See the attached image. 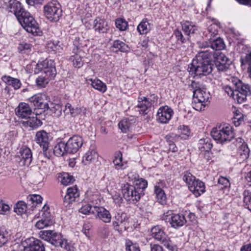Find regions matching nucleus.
Returning <instances> with one entry per match:
<instances>
[{"label": "nucleus", "mask_w": 251, "mask_h": 251, "mask_svg": "<svg viewBox=\"0 0 251 251\" xmlns=\"http://www.w3.org/2000/svg\"><path fill=\"white\" fill-rule=\"evenodd\" d=\"M212 55L208 50L199 52L188 66L187 70L190 75L194 77L210 74L213 66L211 61Z\"/></svg>", "instance_id": "obj_1"}, {"label": "nucleus", "mask_w": 251, "mask_h": 251, "mask_svg": "<svg viewBox=\"0 0 251 251\" xmlns=\"http://www.w3.org/2000/svg\"><path fill=\"white\" fill-rule=\"evenodd\" d=\"M147 185V181L143 178L135 179L132 184L129 183L124 184L122 186L123 197L128 201H137L140 199L143 190Z\"/></svg>", "instance_id": "obj_2"}, {"label": "nucleus", "mask_w": 251, "mask_h": 251, "mask_svg": "<svg viewBox=\"0 0 251 251\" xmlns=\"http://www.w3.org/2000/svg\"><path fill=\"white\" fill-rule=\"evenodd\" d=\"M50 61V65L49 61L47 59L39 61L37 64V69L42 71L41 74L36 79V85L39 87H45L49 81L56 75L55 67L52 64L53 62L51 60Z\"/></svg>", "instance_id": "obj_3"}, {"label": "nucleus", "mask_w": 251, "mask_h": 251, "mask_svg": "<svg viewBox=\"0 0 251 251\" xmlns=\"http://www.w3.org/2000/svg\"><path fill=\"white\" fill-rule=\"evenodd\" d=\"M211 135L217 143L223 144L232 141L235 137V133L231 126L224 124L213 128L211 131Z\"/></svg>", "instance_id": "obj_4"}, {"label": "nucleus", "mask_w": 251, "mask_h": 251, "mask_svg": "<svg viewBox=\"0 0 251 251\" xmlns=\"http://www.w3.org/2000/svg\"><path fill=\"white\" fill-rule=\"evenodd\" d=\"M18 20L22 27L27 32L34 36L42 35V31L38 24L29 12L24 13V14L19 18Z\"/></svg>", "instance_id": "obj_5"}, {"label": "nucleus", "mask_w": 251, "mask_h": 251, "mask_svg": "<svg viewBox=\"0 0 251 251\" xmlns=\"http://www.w3.org/2000/svg\"><path fill=\"white\" fill-rule=\"evenodd\" d=\"M151 236L155 240L159 241L171 251H177L176 246L172 243L170 237L160 226H154L151 228Z\"/></svg>", "instance_id": "obj_6"}, {"label": "nucleus", "mask_w": 251, "mask_h": 251, "mask_svg": "<svg viewBox=\"0 0 251 251\" xmlns=\"http://www.w3.org/2000/svg\"><path fill=\"white\" fill-rule=\"evenodd\" d=\"M188 87L193 91L194 101L208 102L210 98V93L203 85L199 82L192 81L191 84L188 85Z\"/></svg>", "instance_id": "obj_7"}, {"label": "nucleus", "mask_w": 251, "mask_h": 251, "mask_svg": "<svg viewBox=\"0 0 251 251\" xmlns=\"http://www.w3.org/2000/svg\"><path fill=\"white\" fill-rule=\"evenodd\" d=\"M44 14L50 21H57L62 15L60 4L56 0H52L44 7Z\"/></svg>", "instance_id": "obj_8"}, {"label": "nucleus", "mask_w": 251, "mask_h": 251, "mask_svg": "<svg viewBox=\"0 0 251 251\" xmlns=\"http://www.w3.org/2000/svg\"><path fill=\"white\" fill-rule=\"evenodd\" d=\"M49 97L44 94H38L28 99L31 106L35 109H42L44 111L49 110Z\"/></svg>", "instance_id": "obj_9"}, {"label": "nucleus", "mask_w": 251, "mask_h": 251, "mask_svg": "<svg viewBox=\"0 0 251 251\" xmlns=\"http://www.w3.org/2000/svg\"><path fill=\"white\" fill-rule=\"evenodd\" d=\"M235 92L236 97H234V99L238 103H242L246 100L247 96L251 94L250 86L238 80L235 83Z\"/></svg>", "instance_id": "obj_10"}, {"label": "nucleus", "mask_w": 251, "mask_h": 251, "mask_svg": "<svg viewBox=\"0 0 251 251\" xmlns=\"http://www.w3.org/2000/svg\"><path fill=\"white\" fill-rule=\"evenodd\" d=\"M49 207L45 205L41 210V219L36 222L35 226L38 229H43L52 225L54 223L53 216L49 211Z\"/></svg>", "instance_id": "obj_11"}, {"label": "nucleus", "mask_w": 251, "mask_h": 251, "mask_svg": "<svg viewBox=\"0 0 251 251\" xmlns=\"http://www.w3.org/2000/svg\"><path fill=\"white\" fill-rule=\"evenodd\" d=\"M32 154L31 150L25 146L22 147L18 154L15 156V160L21 166H28L32 161Z\"/></svg>", "instance_id": "obj_12"}, {"label": "nucleus", "mask_w": 251, "mask_h": 251, "mask_svg": "<svg viewBox=\"0 0 251 251\" xmlns=\"http://www.w3.org/2000/svg\"><path fill=\"white\" fill-rule=\"evenodd\" d=\"M39 235L43 240L49 242L56 247L60 245L62 235L54 230L41 231Z\"/></svg>", "instance_id": "obj_13"}, {"label": "nucleus", "mask_w": 251, "mask_h": 251, "mask_svg": "<svg viewBox=\"0 0 251 251\" xmlns=\"http://www.w3.org/2000/svg\"><path fill=\"white\" fill-rule=\"evenodd\" d=\"M22 244L24 251H45L43 243L40 240L31 237L25 239Z\"/></svg>", "instance_id": "obj_14"}, {"label": "nucleus", "mask_w": 251, "mask_h": 251, "mask_svg": "<svg viewBox=\"0 0 251 251\" xmlns=\"http://www.w3.org/2000/svg\"><path fill=\"white\" fill-rule=\"evenodd\" d=\"M69 153H76L83 145V140L79 135H74L66 143Z\"/></svg>", "instance_id": "obj_15"}, {"label": "nucleus", "mask_w": 251, "mask_h": 251, "mask_svg": "<svg viewBox=\"0 0 251 251\" xmlns=\"http://www.w3.org/2000/svg\"><path fill=\"white\" fill-rule=\"evenodd\" d=\"M233 144L239 148L238 154L239 155L241 161L247 160L249 156L250 150L244 140L242 138H237L233 142Z\"/></svg>", "instance_id": "obj_16"}, {"label": "nucleus", "mask_w": 251, "mask_h": 251, "mask_svg": "<svg viewBox=\"0 0 251 251\" xmlns=\"http://www.w3.org/2000/svg\"><path fill=\"white\" fill-rule=\"evenodd\" d=\"M174 111L168 106L161 107L159 108L156 116L157 120L161 123L166 124L171 119Z\"/></svg>", "instance_id": "obj_17"}, {"label": "nucleus", "mask_w": 251, "mask_h": 251, "mask_svg": "<svg viewBox=\"0 0 251 251\" xmlns=\"http://www.w3.org/2000/svg\"><path fill=\"white\" fill-rule=\"evenodd\" d=\"M35 141L42 147L44 152L46 151L49 147V134L42 130L36 132Z\"/></svg>", "instance_id": "obj_18"}, {"label": "nucleus", "mask_w": 251, "mask_h": 251, "mask_svg": "<svg viewBox=\"0 0 251 251\" xmlns=\"http://www.w3.org/2000/svg\"><path fill=\"white\" fill-rule=\"evenodd\" d=\"M92 213L104 223H109L111 221V215L110 212L103 207H93Z\"/></svg>", "instance_id": "obj_19"}, {"label": "nucleus", "mask_w": 251, "mask_h": 251, "mask_svg": "<svg viewBox=\"0 0 251 251\" xmlns=\"http://www.w3.org/2000/svg\"><path fill=\"white\" fill-rule=\"evenodd\" d=\"M152 104V100L146 97L139 98L138 104L136 106L137 110L140 114H147Z\"/></svg>", "instance_id": "obj_20"}, {"label": "nucleus", "mask_w": 251, "mask_h": 251, "mask_svg": "<svg viewBox=\"0 0 251 251\" xmlns=\"http://www.w3.org/2000/svg\"><path fill=\"white\" fill-rule=\"evenodd\" d=\"M79 196V192L76 186L69 187L67 189L66 194L64 198V204H70L75 201Z\"/></svg>", "instance_id": "obj_21"}, {"label": "nucleus", "mask_w": 251, "mask_h": 251, "mask_svg": "<svg viewBox=\"0 0 251 251\" xmlns=\"http://www.w3.org/2000/svg\"><path fill=\"white\" fill-rule=\"evenodd\" d=\"M15 111L18 117L26 119L31 114L32 110L28 104L21 102L16 108Z\"/></svg>", "instance_id": "obj_22"}, {"label": "nucleus", "mask_w": 251, "mask_h": 251, "mask_svg": "<svg viewBox=\"0 0 251 251\" xmlns=\"http://www.w3.org/2000/svg\"><path fill=\"white\" fill-rule=\"evenodd\" d=\"M93 28L96 32L104 33L107 32L109 26L104 19L97 18L93 22Z\"/></svg>", "instance_id": "obj_23"}, {"label": "nucleus", "mask_w": 251, "mask_h": 251, "mask_svg": "<svg viewBox=\"0 0 251 251\" xmlns=\"http://www.w3.org/2000/svg\"><path fill=\"white\" fill-rule=\"evenodd\" d=\"M190 190L197 197L205 192V185L203 182L196 179L188 187Z\"/></svg>", "instance_id": "obj_24"}, {"label": "nucleus", "mask_w": 251, "mask_h": 251, "mask_svg": "<svg viewBox=\"0 0 251 251\" xmlns=\"http://www.w3.org/2000/svg\"><path fill=\"white\" fill-rule=\"evenodd\" d=\"M135 121L134 119L125 118L118 124L119 128L124 133L131 131L134 127Z\"/></svg>", "instance_id": "obj_25"}, {"label": "nucleus", "mask_w": 251, "mask_h": 251, "mask_svg": "<svg viewBox=\"0 0 251 251\" xmlns=\"http://www.w3.org/2000/svg\"><path fill=\"white\" fill-rule=\"evenodd\" d=\"M98 154L94 147H91L84 154L82 159V163L85 165H88L92 161L98 159Z\"/></svg>", "instance_id": "obj_26"}, {"label": "nucleus", "mask_w": 251, "mask_h": 251, "mask_svg": "<svg viewBox=\"0 0 251 251\" xmlns=\"http://www.w3.org/2000/svg\"><path fill=\"white\" fill-rule=\"evenodd\" d=\"M1 79L7 85L11 86L15 90L19 89L22 85V83L19 79L10 76L4 75L1 77Z\"/></svg>", "instance_id": "obj_27"}, {"label": "nucleus", "mask_w": 251, "mask_h": 251, "mask_svg": "<svg viewBox=\"0 0 251 251\" xmlns=\"http://www.w3.org/2000/svg\"><path fill=\"white\" fill-rule=\"evenodd\" d=\"M186 222L183 215L175 214L171 217L170 224L172 227L176 228L183 226Z\"/></svg>", "instance_id": "obj_28"}, {"label": "nucleus", "mask_w": 251, "mask_h": 251, "mask_svg": "<svg viewBox=\"0 0 251 251\" xmlns=\"http://www.w3.org/2000/svg\"><path fill=\"white\" fill-rule=\"evenodd\" d=\"M66 143L64 142H60L58 143L54 147L53 153L57 156H64L69 153Z\"/></svg>", "instance_id": "obj_29"}, {"label": "nucleus", "mask_w": 251, "mask_h": 251, "mask_svg": "<svg viewBox=\"0 0 251 251\" xmlns=\"http://www.w3.org/2000/svg\"><path fill=\"white\" fill-rule=\"evenodd\" d=\"M58 179L62 184L66 186L73 183L75 180L73 176L65 172L58 174Z\"/></svg>", "instance_id": "obj_30"}, {"label": "nucleus", "mask_w": 251, "mask_h": 251, "mask_svg": "<svg viewBox=\"0 0 251 251\" xmlns=\"http://www.w3.org/2000/svg\"><path fill=\"white\" fill-rule=\"evenodd\" d=\"M199 148L201 151H209L213 147L211 140L209 137L201 139L198 143Z\"/></svg>", "instance_id": "obj_31"}, {"label": "nucleus", "mask_w": 251, "mask_h": 251, "mask_svg": "<svg viewBox=\"0 0 251 251\" xmlns=\"http://www.w3.org/2000/svg\"><path fill=\"white\" fill-rule=\"evenodd\" d=\"M10 5L11 11L14 13L17 20L19 18L22 16L24 14V13L27 12L22 7L21 3L18 1L13 2L12 4H10Z\"/></svg>", "instance_id": "obj_32"}, {"label": "nucleus", "mask_w": 251, "mask_h": 251, "mask_svg": "<svg viewBox=\"0 0 251 251\" xmlns=\"http://www.w3.org/2000/svg\"><path fill=\"white\" fill-rule=\"evenodd\" d=\"M154 193L156 195L157 201L161 204H165L167 202L166 195L164 191L158 185L154 186Z\"/></svg>", "instance_id": "obj_33"}, {"label": "nucleus", "mask_w": 251, "mask_h": 251, "mask_svg": "<svg viewBox=\"0 0 251 251\" xmlns=\"http://www.w3.org/2000/svg\"><path fill=\"white\" fill-rule=\"evenodd\" d=\"M151 28L152 25L149 21L147 19H144L139 24L137 29L140 34H146L150 32Z\"/></svg>", "instance_id": "obj_34"}, {"label": "nucleus", "mask_w": 251, "mask_h": 251, "mask_svg": "<svg viewBox=\"0 0 251 251\" xmlns=\"http://www.w3.org/2000/svg\"><path fill=\"white\" fill-rule=\"evenodd\" d=\"M182 30L188 36L190 34H194L198 30V27L191 22L186 21L182 24Z\"/></svg>", "instance_id": "obj_35"}, {"label": "nucleus", "mask_w": 251, "mask_h": 251, "mask_svg": "<svg viewBox=\"0 0 251 251\" xmlns=\"http://www.w3.org/2000/svg\"><path fill=\"white\" fill-rule=\"evenodd\" d=\"M126 218V215L125 213H118L115 216L114 220L113 221V225L114 228L116 230H119L120 229L119 227L124 225Z\"/></svg>", "instance_id": "obj_36"}, {"label": "nucleus", "mask_w": 251, "mask_h": 251, "mask_svg": "<svg viewBox=\"0 0 251 251\" xmlns=\"http://www.w3.org/2000/svg\"><path fill=\"white\" fill-rule=\"evenodd\" d=\"M113 163L117 170H124L127 167L126 163L123 162L122 154L119 152L115 156Z\"/></svg>", "instance_id": "obj_37"}, {"label": "nucleus", "mask_w": 251, "mask_h": 251, "mask_svg": "<svg viewBox=\"0 0 251 251\" xmlns=\"http://www.w3.org/2000/svg\"><path fill=\"white\" fill-rule=\"evenodd\" d=\"M66 110H68L73 117H75L77 115H85L86 109L83 107H76L74 108L71 104L67 103L65 106Z\"/></svg>", "instance_id": "obj_38"}, {"label": "nucleus", "mask_w": 251, "mask_h": 251, "mask_svg": "<svg viewBox=\"0 0 251 251\" xmlns=\"http://www.w3.org/2000/svg\"><path fill=\"white\" fill-rule=\"evenodd\" d=\"M26 119H27V121L24 122V125L33 129L41 126L42 124L41 121L38 119L36 116L32 117L29 116Z\"/></svg>", "instance_id": "obj_39"}, {"label": "nucleus", "mask_w": 251, "mask_h": 251, "mask_svg": "<svg viewBox=\"0 0 251 251\" xmlns=\"http://www.w3.org/2000/svg\"><path fill=\"white\" fill-rule=\"evenodd\" d=\"M90 84L95 89L101 93H104L107 90V87L105 83L99 79H90Z\"/></svg>", "instance_id": "obj_40"}, {"label": "nucleus", "mask_w": 251, "mask_h": 251, "mask_svg": "<svg viewBox=\"0 0 251 251\" xmlns=\"http://www.w3.org/2000/svg\"><path fill=\"white\" fill-rule=\"evenodd\" d=\"M207 47H210L213 50H220L225 48V44L222 39L218 38L210 42Z\"/></svg>", "instance_id": "obj_41"}, {"label": "nucleus", "mask_w": 251, "mask_h": 251, "mask_svg": "<svg viewBox=\"0 0 251 251\" xmlns=\"http://www.w3.org/2000/svg\"><path fill=\"white\" fill-rule=\"evenodd\" d=\"M42 200V197L39 195H29L27 198L28 204L32 205V207H36L37 204L41 203Z\"/></svg>", "instance_id": "obj_42"}, {"label": "nucleus", "mask_w": 251, "mask_h": 251, "mask_svg": "<svg viewBox=\"0 0 251 251\" xmlns=\"http://www.w3.org/2000/svg\"><path fill=\"white\" fill-rule=\"evenodd\" d=\"M243 206L245 208L251 211V192L249 190H245L243 193Z\"/></svg>", "instance_id": "obj_43"}, {"label": "nucleus", "mask_w": 251, "mask_h": 251, "mask_svg": "<svg viewBox=\"0 0 251 251\" xmlns=\"http://www.w3.org/2000/svg\"><path fill=\"white\" fill-rule=\"evenodd\" d=\"M113 48L116 49L115 51L120 50L122 52H126L127 51L128 47L124 42L117 40L113 42Z\"/></svg>", "instance_id": "obj_44"}, {"label": "nucleus", "mask_w": 251, "mask_h": 251, "mask_svg": "<svg viewBox=\"0 0 251 251\" xmlns=\"http://www.w3.org/2000/svg\"><path fill=\"white\" fill-rule=\"evenodd\" d=\"M60 244V245H58L57 247H60L67 251H75V248L72 241H69L68 240L62 238Z\"/></svg>", "instance_id": "obj_45"}, {"label": "nucleus", "mask_w": 251, "mask_h": 251, "mask_svg": "<svg viewBox=\"0 0 251 251\" xmlns=\"http://www.w3.org/2000/svg\"><path fill=\"white\" fill-rule=\"evenodd\" d=\"M26 204L23 201H20L16 203L14 210L17 214L22 215L26 212Z\"/></svg>", "instance_id": "obj_46"}, {"label": "nucleus", "mask_w": 251, "mask_h": 251, "mask_svg": "<svg viewBox=\"0 0 251 251\" xmlns=\"http://www.w3.org/2000/svg\"><path fill=\"white\" fill-rule=\"evenodd\" d=\"M49 109L50 110L55 116H59L62 113V108L60 104H55L52 102L49 104Z\"/></svg>", "instance_id": "obj_47"}, {"label": "nucleus", "mask_w": 251, "mask_h": 251, "mask_svg": "<svg viewBox=\"0 0 251 251\" xmlns=\"http://www.w3.org/2000/svg\"><path fill=\"white\" fill-rule=\"evenodd\" d=\"M70 59L73 62V65L75 68H80L83 65V61L82 60L81 57L77 53L71 56Z\"/></svg>", "instance_id": "obj_48"}, {"label": "nucleus", "mask_w": 251, "mask_h": 251, "mask_svg": "<svg viewBox=\"0 0 251 251\" xmlns=\"http://www.w3.org/2000/svg\"><path fill=\"white\" fill-rule=\"evenodd\" d=\"M184 138L185 139L184 137H181L180 135H177L176 134H175L173 133H170L168 135H167L165 137V139L167 141V142L169 144H173L176 142H177L179 141V139L180 138Z\"/></svg>", "instance_id": "obj_49"}, {"label": "nucleus", "mask_w": 251, "mask_h": 251, "mask_svg": "<svg viewBox=\"0 0 251 251\" xmlns=\"http://www.w3.org/2000/svg\"><path fill=\"white\" fill-rule=\"evenodd\" d=\"M9 233L6 230L0 229V247L4 245L9 240Z\"/></svg>", "instance_id": "obj_50"}, {"label": "nucleus", "mask_w": 251, "mask_h": 251, "mask_svg": "<svg viewBox=\"0 0 251 251\" xmlns=\"http://www.w3.org/2000/svg\"><path fill=\"white\" fill-rule=\"evenodd\" d=\"M183 180L188 185V187L196 180V177L190 173L185 172L183 176Z\"/></svg>", "instance_id": "obj_51"}, {"label": "nucleus", "mask_w": 251, "mask_h": 251, "mask_svg": "<svg viewBox=\"0 0 251 251\" xmlns=\"http://www.w3.org/2000/svg\"><path fill=\"white\" fill-rule=\"evenodd\" d=\"M80 40L79 37H76L73 42L74 48L73 49V52L75 54L78 53L83 47L82 43L80 42Z\"/></svg>", "instance_id": "obj_52"}, {"label": "nucleus", "mask_w": 251, "mask_h": 251, "mask_svg": "<svg viewBox=\"0 0 251 251\" xmlns=\"http://www.w3.org/2000/svg\"><path fill=\"white\" fill-rule=\"evenodd\" d=\"M115 25L116 27L121 31L125 30L128 25L127 23L122 19L116 20L115 21Z\"/></svg>", "instance_id": "obj_53"}, {"label": "nucleus", "mask_w": 251, "mask_h": 251, "mask_svg": "<svg viewBox=\"0 0 251 251\" xmlns=\"http://www.w3.org/2000/svg\"><path fill=\"white\" fill-rule=\"evenodd\" d=\"M32 46L29 44H27L26 43L22 42V43L20 44L18 46V50L19 52L21 53H26L29 50H30Z\"/></svg>", "instance_id": "obj_54"}, {"label": "nucleus", "mask_w": 251, "mask_h": 251, "mask_svg": "<svg viewBox=\"0 0 251 251\" xmlns=\"http://www.w3.org/2000/svg\"><path fill=\"white\" fill-rule=\"evenodd\" d=\"M215 61H219L222 64H224L228 66H229L231 63L230 60L222 53L219 54L216 58Z\"/></svg>", "instance_id": "obj_55"}, {"label": "nucleus", "mask_w": 251, "mask_h": 251, "mask_svg": "<svg viewBox=\"0 0 251 251\" xmlns=\"http://www.w3.org/2000/svg\"><path fill=\"white\" fill-rule=\"evenodd\" d=\"M59 42H50L48 44V48L50 49L51 50L55 52H60L62 50V48L60 45H58Z\"/></svg>", "instance_id": "obj_56"}, {"label": "nucleus", "mask_w": 251, "mask_h": 251, "mask_svg": "<svg viewBox=\"0 0 251 251\" xmlns=\"http://www.w3.org/2000/svg\"><path fill=\"white\" fill-rule=\"evenodd\" d=\"M126 251H140L139 247L130 240L126 241Z\"/></svg>", "instance_id": "obj_57"}, {"label": "nucleus", "mask_w": 251, "mask_h": 251, "mask_svg": "<svg viewBox=\"0 0 251 251\" xmlns=\"http://www.w3.org/2000/svg\"><path fill=\"white\" fill-rule=\"evenodd\" d=\"M93 208L92 207L91 205L89 204H86L82 205L79 209V212L83 214H88L92 213V210Z\"/></svg>", "instance_id": "obj_58"}, {"label": "nucleus", "mask_w": 251, "mask_h": 251, "mask_svg": "<svg viewBox=\"0 0 251 251\" xmlns=\"http://www.w3.org/2000/svg\"><path fill=\"white\" fill-rule=\"evenodd\" d=\"M193 107L197 111H201L207 104V102H201L199 101H193L192 102Z\"/></svg>", "instance_id": "obj_59"}, {"label": "nucleus", "mask_w": 251, "mask_h": 251, "mask_svg": "<svg viewBox=\"0 0 251 251\" xmlns=\"http://www.w3.org/2000/svg\"><path fill=\"white\" fill-rule=\"evenodd\" d=\"M218 183L223 186L222 188H226L230 186L229 180L225 177L220 176L218 180Z\"/></svg>", "instance_id": "obj_60"}, {"label": "nucleus", "mask_w": 251, "mask_h": 251, "mask_svg": "<svg viewBox=\"0 0 251 251\" xmlns=\"http://www.w3.org/2000/svg\"><path fill=\"white\" fill-rule=\"evenodd\" d=\"M175 35L176 37L177 41L179 43H180L181 44H183L187 42V40L184 38L182 33L180 31L178 30L175 31Z\"/></svg>", "instance_id": "obj_61"}, {"label": "nucleus", "mask_w": 251, "mask_h": 251, "mask_svg": "<svg viewBox=\"0 0 251 251\" xmlns=\"http://www.w3.org/2000/svg\"><path fill=\"white\" fill-rule=\"evenodd\" d=\"M40 174L42 176H45L49 173V168L48 165L45 162H43L39 167Z\"/></svg>", "instance_id": "obj_62"}, {"label": "nucleus", "mask_w": 251, "mask_h": 251, "mask_svg": "<svg viewBox=\"0 0 251 251\" xmlns=\"http://www.w3.org/2000/svg\"><path fill=\"white\" fill-rule=\"evenodd\" d=\"M224 90L228 96L231 97L234 99V97H236L235 90H233L230 86H225L223 87Z\"/></svg>", "instance_id": "obj_63"}, {"label": "nucleus", "mask_w": 251, "mask_h": 251, "mask_svg": "<svg viewBox=\"0 0 251 251\" xmlns=\"http://www.w3.org/2000/svg\"><path fill=\"white\" fill-rule=\"evenodd\" d=\"M245 61L249 65L248 70L250 76L251 77V52L246 56Z\"/></svg>", "instance_id": "obj_64"}]
</instances>
